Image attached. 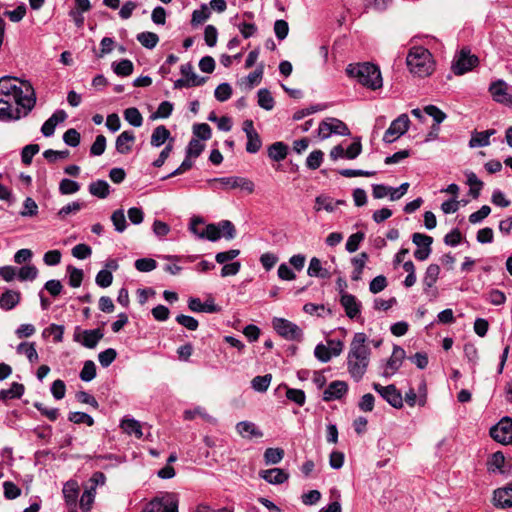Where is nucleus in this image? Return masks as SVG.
Masks as SVG:
<instances>
[{
  "mask_svg": "<svg viewBox=\"0 0 512 512\" xmlns=\"http://www.w3.org/2000/svg\"><path fill=\"white\" fill-rule=\"evenodd\" d=\"M88 190L91 195L105 199L110 194V185L105 180H97L89 184Z\"/></svg>",
  "mask_w": 512,
  "mask_h": 512,
  "instance_id": "nucleus-28",
  "label": "nucleus"
},
{
  "mask_svg": "<svg viewBox=\"0 0 512 512\" xmlns=\"http://www.w3.org/2000/svg\"><path fill=\"white\" fill-rule=\"evenodd\" d=\"M365 333H355L347 356V367L351 377L360 381L364 376L370 361L371 350L367 345Z\"/></svg>",
  "mask_w": 512,
  "mask_h": 512,
  "instance_id": "nucleus-2",
  "label": "nucleus"
},
{
  "mask_svg": "<svg viewBox=\"0 0 512 512\" xmlns=\"http://www.w3.org/2000/svg\"><path fill=\"white\" fill-rule=\"evenodd\" d=\"M505 463V457L502 452L497 451L493 453L487 462L488 470L491 472L498 471L499 473H504L503 466Z\"/></svg>",
  "mask_w": 512,
  "mask_h": 512,
  "instance_id": "nucleus-39",
  "label": "nucleus"
},
{
  "mask_svg": "<svg viewBox=\"0 0 512 512\" xmlns=\"http://www.w3.org/2000/svg\"><path fill=\"white\" fill-rule=\"evenodd\" d=\"M257 98V103L262 109L270 111L274 108L275 101L271 92L268 89L262 88L258 90Z\"/></svg>",
  "mask_w": 512,
  "mask_h": 512,
  "instance_id": "nucleus-35",
  "label": "nucleus"
},
{
  "mask_svg": "<svg viewBox=\"0 0 512 512\" xmlns=\"http://www.w3.org/2000/svg\"><path fill=\"white\" fill-rule=\"evenodd\" d=\"M494 129H489L486 131H474L471 135V139L469 141V147L470 148H477V147H485L490 144V137L495 134Z\"/></svg>",
  "mask_w": 512,
  "mask_h": 512,
  "instance_id": "nucleus-24",
  "label": "nucleus"
},
{
  "mask_svg": "<svg viewBox=\"0 0 512 512\" xmlns=\"http://www.w3.org/2000/svg\"><path fill=\"white\" fill-rule=\"evenodd\" d=\"M467 184L470 186L469 194L477 199L480 195V191L483 187V182L477 177L474 172H467Z\"/></svg>",
  "mask_w": 512,
  "mask_h": 512,
  "instance_id": "nucleus-40",
  "label": "nucleus"
},
{
  "mask_svg": "<svg viewBox=\"0 0 512 512\" xmlns=\"http://www.w3.org/2000/svg\"><path fill=\"white\" fill-rule=\"evenodd\" d=\"M170 135V131L164 125H159L152 132L150 144L153 147H160L170 138Z\"/></svg>",
  "mask_w": 512,
  "mask_h": 512,
  "instance_id": "nucleus-32",
  "label": "nucleus"
},
{
  "mask_svg": "<svg viewBox=\"0 0 512 512\" xmlns=\"http://www.w3.org/2000/svg\"><path fill=\"white\" fill-rule=\"evenodd\" d=\"M211 12L207 5L203 4L200 9L194 10L192 13V25H199L205 22L210 17Z\"/></svg>",
  "mask_w": 512,
  "mask_h": 512,
  "instance_id": "nucleus-53",
  "label": "nucleus"
},
{
  "mask_svg": "<svg viewBox=\"0 0 512 512\" xmlns=\"http://www.w3.org/2000/svg\"><path fill=\"white\" fill-rule=\"evenodd\" d=\"M203 150L204 144H202L199 139L192 138L187 146L186 156L188 158H197L198 156H200Z\"/></svg>",
  "mask_w": 512,
  "mask_h": 512,
  "instance_id": "nucleus-61",
  "label": "nucleus"
},
{
  "mask_svg": "<svg viewBox=\"0 0 512 512\" xmlns=\"http://www.w3.org/2000/svg\"><path fill=\"white\" fill-rule=\"evenodd\" d=\"M135 141L133 131H123L116 139L115 147L118 153L128 154L132 150V145Z\"/></svg>",
  "mask_w": 512,
  "mask_h": 512,
  "instance_id": "nucleus-23",
  "label": "nucleus"
},
{
  "mask_svg": "<svg viewBox=\"0 0 512 512\" xmlns=\"http://www.w3.org/2000/svg\"><path fill=\"white\" fill-rule=\"evenodd\" d=\"M24 385L18 382H13L9 389L0 390V401H6L9 399H18L24 393Z\"/></svg>",
  "mask_w": 512,
  "mask_h": 512,
  "instance_id": "nucleus-33",
  "label": "nucleus"
},
{
  "mask_svg": "<svg viewBox=\"0 0 512 512\" xmlns=\"http://www.w3.org/2000/svg\"><path fill=\"white\" fill-rule=\"evenodd\" d=\"M120 427L126 434L134 435L138 439L142 438L143 436L140 422L133 418L122 419Z\"/></svg>",
  "mask_w": 512,
  "mask_h": 512,
  "instance_id": "nucleus-26",
  "label": "nucleus"
},
{
  "mask_svg": "<svg viewBox=\"0 0 512 512\" xmlns=\"http://www.w3.org/2000/svg\"><path fill=\"white\" fill-rule=\"evenodd\" d=\"M406 63L410 72L419 77L430 75L434 69L431 53L421 46L413 47L409 50Z\"/></svg>",
  "mask_w": 512,
  "mask_h": 512,
  "instance_id": "nucleus-5",
  "label": "nucleus"
},
{
  "mask_svg": "<svg viewBox=\"0 0 512 512\" xmlns=\"http://www.w3.org/2000/svg\"><path fill=\"white\" fill-rule=\"evenodd\" d=\"M284 457V450L281 448H267L264 452V461L266 465L278 464Z\"/></svg>",
  "mask_w": 512,
  "mask_h": 512,
  "instance_id": "nucleus-41",
  "label": "nucleus"
},
{
  "mask_svg": "<svg viewBox=\"0 0 512 512\" xmlns=\"http://www.w3.org/2000/svg\"><path fill=\"white\" fill-rule=\"evenodd\" d=\"M38 275V270L34 265H25L18 269L17 276L20 281L34 280Z\"/></svg>",
  "mask_w": 512,
  "mask_h": 512,
  "instance_id": "nucleus-50",
  "label": "nucleus"
},
{
  "mask_svg": "<svg viewBox=\"0 0 512 512\" xmlns=\"http://www.w3.org/2000/svg\"><path fill=\"white\" fill-rule=\"evenodd\" d=\"M68 420L75 424H86L87 426L94 425V419L87 413L84 412H70Z\"/></svg>",
  "mask_w": 512,
  "mask_h": 512,
  "instance_id": "nucleus-52",
  "label": "nucleus"
},
{
  "mask_svg": "<svg viewBox=\"0 0 512 512\" xmlns=\"http://www.w3.org/2000/svg\"><path fill=\"white\" fill-rule=\"evenodd\" d=\"M181 74L189 81L192 87L201 86L206 82V77L198 76L191 63L183 64L180 68Z\"/></svg>",
  "mask_w": 512,
  "mask_h": 512,
  "instance_id": "nucleus-27",
  "label": "nucleus"
},
{
  "mask_svg": "<svg viewBox=\"0 0 512 512\" xmlns=\"http://www.w3.org/2000/svg\"><path fill=\"white\" fill-rule=\"evenodd\" d=\"M493 503L499 508L512 507V482L494 491Z\"/></svg>",
  "mask_w": 512,
  "mask_h": 512,
  "instance_id": "nucleus-19",
  "label": "nucleus"
},
{
  "mask_svg": "<svg viewBox=\"0 0 512 512\" xmlns=\"http://www.w3.org/2000/svg\"><path fill=\"white\" fill-rule=\"evenodd\" d=\"M116 357H117L116 350L113 348H108L99 353L98 360H99V363L101 364V366L106 368L114 362Z\"/></svg>",
  "mask_w": 512,
  "mask_h": 512,
  "instance_id": "nucleus-58",
  "label": "nucleus"
},
{
  "mask_svg": "<svg viewBox=\"0 0 512 512\" xmlns=\"http://www.w3.org/2000/svg\"><path fill=\"white\" fill-rule=\"evenodd\" d=\"M440 274V267L437 264H430L423 277L424 291L427 292L437 282Z\"/></svg>",
  "mask_w": 512,
  "mask_h": 512,
  "instance_id": "nucleus-29",
  "label": "nucleus"
},
{
  "mask_svg": "<svg viewBox=\"0 0 512 512\" xmlns=\"http://www.w3.org/2000/svg\"><path fill=\"white\" fill-rule=\"evenodd\" d=\"M405 358V350L400 346H394L391 357L388 359L384 371V377H391L401 367L402 362Z\"/></svg>",
  "mask_w": 512,
  "mask_h": 512,
  "instance_id": "nucleus-15",
  "label": "nucleus"
},
{
  "mask_svg": "<svg viewBox=\"0 0 512 512\" xmlns=\"http://www.w3.org/2000/svg\"><path fill=\"white\" fill-rule=\"evenodd\" d=\"M314 209L316 211H320L321 209L326 210L327 212H333L335 210V205L333 203L332 198L324 195H320L315 199Z\"/></svg>",
  "mask_w": 512,
  "mask_h": 512,
  "instance_id": "nucleus-51",
  "label": "nucleus"
},
{
  "mask_svg": "<svg viewBox=\"0 0 512 512\" xmlns=\"http://www.w3.org/2000/svg\"><path fill=\"white\" fill-rule=\"evenodd\" d=\"M348 391V385L344 381L336 380L329 384L323 393V400L330 402L341 399Z\"/></svg>",
  "mask_w": 512,
  "mask_h": 512,
  "instance_id": "nucleus-16",
  "label": "nucleus"
},
{
  "mask_svg": "<svg viewBox=\"0 0 512 512\" xmlns=\"http://www.w3.org/2000/svg\"><path fill=\"white\" fill-rule=\"evenodd\" d=\"M261 147H262V140H261L258 132L247 136L246 151L248 153L255 154L261 149Z\"/></svg>",
  "mask_w": 512,
  "mask_h": 512,
  "instance_id": "nucleus-59",
  "label": "nucleus"
},
{
  "mask_svg": "<svg viewBox=\"0 0 512 512\" xmlns=\"http://www.w3.org/2000/svg\"><path fill=\"white\" fill-rule=\"evenodd\" d=\"M284 388L286 390V397L291 402L296 403L299 406H303L306 401V395L301 389L289 388L286 384L279 385L278 389Z\"/></svg>",
  "mask_w": 512,
  "mask_h": 512,
  "instance_id": "nucleus-36",
  "label": "nucleus"
},
{
  "mask_svg": "<svg viewBox=\"0 0 512 512\" xmlns=\"http://www.w3.org/2000/svg\"><path fill=\"white\" fill-rule=\"evenodd\" d=\"M323 156L324 153L321 150L312 151L306 159L307 167L312 170L319 168L323 161Z\"/></svg>",
  "mask_w": 512,
  "mask_h": 512,
  "instance_id": "nucleus-60",
  "label": "nucleus"
},
{
  "mask_svg": "<svg viewBox=\"0 0 512 512\" xmlns=\"http://www.w3.org/2000/svg\"><path fill=\"white\" fill-rule=\"evenodd\" d=\"M349 77L355 78L361 85L376 90L382 87V76L378 66L365 62L349 64L346 68Z\"/></svg>",
  "mask_w": 512,
  "mask_h": 512,
  "instance_id": "nucleus-4",
  "label": "nucleus"
},
{
  "mask_svg": "<svg viewBox=\"0 0 512 512\" xmlns=\"http://www.w3.org/2000/svg\"><path fill=\"white\" fill-rule=\"evenodd\" d=\"M204 219L195 216L191 218L189 230L199 239H206L211 242H216L220 238L226 240H233L236 237L237 231L235 225L230 220H221L218 223L207 224L202 231H198V226L204 225Z\"/></svg>",
  "mask_w": 512,
  "mask_h": 512,
  "instance_id": "nucleus-3",
  "label": "nucleus"
},
{
  "mask_svg": "<svg viewBox=\"0 0 512 512\" xmlns=\"http://www.w3.org/2000/svg\"><path fill=\"white\" fill-rule=\"evenodd\" d=\"M478 64V57L471 54L469 49H462L455 57L452 65L456 75H463L472 70Z\"/></svg>",
  "mask_w": 512,
  "mask_h": 512,
  "instance_id": "nucleus-10",
  "label": "nucleus"
},
{
  "mask_svg": "<svg viewBox=\"0 0 512 512\" xmlns=\"http://www.w3.org/2000/svg\"><path fill=\"white\" fill-rule=\"evenodd\" d=\"M489 91L496 102L504 105H507L508 98L512 96V94L507 92V84L503 80L493 82L489 87Z\"/></svg>",
  "mask_w": 512,
  "mask_h": 512,
  "instance_id": "nucleus-22",
  "label": "nucleus"
},
{
  "mask_svg": "<svg viewBox=\"0 0 512 512\" xmlns=\"http://www.w3.org/2000/svg\"><path fill=\"white\" fill-rule=\"evenodd\" d=\"M365 234L361 231L350 235L347 239L345 248L349 253H353L358 250L360 243L364 240Z\"/></svg>",
  "mask_w": 512,
  "mask_h": 512,
  "instance_id": "nucleus-49",
  "label": "nucleus"
},
{
  "mask_svg": "<svg viewBox=\"0 0 512 512\" xmlns=\"http://www.w3.org/2000/svg\"><path fill=\"white\" fill-rule=\"evenodd\" d=\"M79 377L84 382H90L96 377V365L92 360L84 362Z\"/></svg>",
  "mask_w": 512,
  "mask_h": 512,
  "instance_id": "nucleus-48",
  "label": "nucleus"
},
{
  "mask_svg": "<svg viewBox=\"0 0 512 512\" xmlns=\"http://www.w3.org/2000/svg\"><path fill=\"white\" fill-rule=\"evenodd\" d=\"M63 496L67 504L72 505L76 503L78 497V487L76 482H67L63 487Z\"/></svg>",
  "mask_w": 512,
  "mask_h": 512,
  "instance_id": "nucleus-45",
  "label": "nucleus"
},
{
  "mask_svg": "<svg viewBox=\"0 0 512 512\" xmlns=\"http://www.w3.org/2000/svg\"><path fill=\"white\" fill-rule=\"evenodd\" d=\"M272 380L271 374L256 376L251 381V387L257 392H266Z\"/></svg>",
  "mask_w": 512,
  "mask_h": 512,
  "instance_id": "nucleus-44",
  "label": "nucleus"
},
{
  "mask_svg": "<svg viewBox=\"0 0 512 512\" xmlns=\"http://www.w3.org/2000/svg\"><path fill=\"white\" fill-rule=\"evenodd\" d=\"M103 337L104 333L100 328L83 330L77 326L73 334V340L88 349H94Z\"/></svg>",
  "mask_w": 512,
  "mask_h": 512,
  "instance_id": "nucleus-9",
  "label": "nucleus"
},
{
  "mask_svg": "<svg viewBox=\"0 0 512 512\" xmlns=\"http://www.w3.org/2000/svg\"><path fill=\"white\" fill-rule=\"evenodd\" d=\"M340 303L350 319H354L360 314L361 303L354 295L342 292Z\"/></svg>",
  "mask_w": 512,
  "mask_h": 512,
  "instance_id": "nucleus-17",
  "label": "nucleus"
},
{
  "mask_svg": "<svg viewBox=\"0 0 512 512\" xmlns=\"http://www.w3.org/2000/svg\"><path fill=\"white\" fill-rule=\"evenodd\" d=\"M40 148L37 144L26 145L21 152V160L25 165H30L33 157L39 152Z\"/></svg>",
  "mask_w": 512,
  "mask_h": 512,
  "instance_id": "nucleus-54",
  "label": "nucleus"
},
{
  "mask_svg": "<svg viewBox=\"0 0 512 512\" xmlns=\"http://www.w3.org/2000/svg\"><path fill=\"white\" fill-rule=\"evenodd\" d=\"M490 436L497 442L504 445H512V419L502 418L490 429Z\"/></svg>",
  "mask_w": 512,
  "mask_h": 512,
  "instance_id": "nucleus-11",
  "label": "nucleus"
},
{
  "mask_svg": "<svg viewBox=\"0 0 512 512\" xmlns=\"http://www.w3.org/2000/svg\"><path fill=\"white\" fill-rule=\"evenodd\" d=\"M95 282L101 288L109 287L113 282L112 272L108 269L100 270L96 275Z\"/></svg>",
  "mask_w": 512,
  "mask_h": 512,
  "instance_id": "nucleus-57",
  "label": "nucleus"
},
{
  "mask_svg": "<svg viewBox=\"0 0 512 512\" xmlns=\"http://www.w3.org/2000/svg\"><path fill=\"white\" fill-rule=\"evenodd\" d=\"M67 118L64 110L55 111L42 125L41 133L44 137H51L54 135L55 128L59 123H62Z\"/></svg>",
  "mask_w": 512,
  "mask_h": 512,
  "instance_id": "nucleus-18",
  "label": "nucleus"
},
{
  "mask_svg": "<svg viewBox=\"0 0 512 512\" xmlns=\"http://www.w3.org/2000/svg\"><path fill=\"white\" fill-rule=\"evenodd\" d=\"M208 183L212 186L214 183H219L221 188L223 189H236L239 188L241 190L246 191L251 194L255 190V184L248 178L239 177V176H231V177H220L210 179Z\"/></svg>",
  "mask_w": 512,
  "mask_h": 512,
  "instance_id": "nucleus-8",
  "label": "nucleus"
},
{
  "mask_svg": "<svg viewBox=\"0 0 512 512\" xmlns=\"http://www.w3.org/2000/svg\"><path fill=\"white\" fill-rule=\"evenodd\" d=\"M260 477L266 482L274 485L282 484L289 478V474L281 468H271L268 470H262L259 473Z\"/></svg>",
  "mask_w": 512,
  "mask_h": 512,
  "instance_id": "nucleus-20",
  "label": "nucleus"
},
{
  "mask_svg": "<svg viewBox=\"0 0 512 512\" xmlns=\"http://www.w3.org/2000/svg\"><path fill=\"white\" fill-rule=\"evenodd\" d=\"M17 353L24 354L30 363H34L38 360V353L36 350L35 343L22 342L17 346Z\"/></svg>",
  "mask_w": 512,
  "mask_h": 512,
  "instance_id": "nucleus-38",
  "label": "nucleus"
},
{
  "mask_svg": "<svg viewBox=\"0 0 512 512\" xmlns=\"http://www.w3.org/2000/svg\"><path fill=\"white\" fill-rule=\"evenodd\" d=\"M124 119L134 127H140L143 123V117L135 107L127 108L124 111Z\"/></svg>",
  "mask_w": 512,
  "mask_h": 512,
  "instance_id": "nucleus-46",
  "label": "nucleus"
},
{
  "mask_svg": "<svg viewBox=\"0 0 512 512\" xmlns=\"http://www.w3.org/2000/svg\"><path fill=\"white\" fill-rule=\"evenodd\" d=\"M236 431L243 438H260L263 436V433L256 427L253 422L250 421H241L237 423Z\"/></svg>",
  "mask_w": 512,
  "mask_h": 512,
  "instance_id": "nucleus-25",
  "label": "nucleus"
},
{
  "mask_svg": "<svg viewBox=\"0 0 512 512\" xmlns=\"http://www.w3.org/2000/svg\"><path fill=\"white\" fill-rule=\"evenodd\" d=\"M215 98L220 102L227 101L232 95V88L228 83H221L214 92Z\"/></svg>",
  "mask_w": 512,
  "mask_h": 512,
  "instance_id": "nucleus-62",
  "label": "nucleus"
},
{
  "mask_svg": "<svg viewBox=\"0 0 512 512\" xmlns=\"http://www.w3.org/2000/svg\"><path fill=\"white\" fill-rule=\"evenodd\" d=\"M318 134L322 139H327L331 134L347 136L350 134V131L347 125L341 120L328 118L320 123Z\"/></svg>",
  "mask_w": 512,
  "mask_h": 512,
  "instance_id": "nucleus-12",
  "label": "nucleus"
},
{
  "mask_svg": "<svg viewBox=\"0 0 512 512\" xmlns=\"http://www.w3.org/2000/svg\"><path fill=\"white\" fill-rule=\"evenodd\" d=\"M35 104V90L29 81L12 76L0 78V120L25 117Z\"/></svg>",
  "mask_w": 512,
  "mask_h": 512,
  "instance_id": "nucleus-1",
  "label": "nucleus"
},
{
  "mask_svg": "<svg viewBox=\"0 0 512 512\" xmlns=\"http://www.w3.org/2000/svg\"><path fill=\"white\" fill-rule=\"evenodd\" d=\"M112 69L116 75L126 77L133 73L134 65L129 59H122L119 62H113Z\"/></svg>",
  "mask_w": 512,
  "mask_h": 512,
  "instance_id": "nucleus-37",
  "label": "nucleus"
},
{
  "mask_svg": "<svg viewBox=\"0 0 512 512\" xmlns=\"http://www.w3.org/2000/svg\"><path fill=\"white\" fill-rule=\"evenodd\" d=\"M21 301V293L17 290L7 289L0 296V308L4 311H11Z\"/></svg>",
  "mask_w": 512,
  "mask_h": 512,
  "instance_id": "nucleus-21",
  "label": "nucleus"
},
{
  "mask_svg": "<svg viewBox=\"0 0 512 512\" xmlns=\"http://www.w3.org/2000/svg\"><path fill=\"white\" fill-rule=\"evenodd\" d=\"M288 154V146L283 142H275L268 147V157L273 161H282Z\"/></svg>",
  "mask_w": 512,
  "mask_h": 512,
  "instance_id": "nucleus-31",
  "label": "nucleus"
},
{
  "mask_svg": "<svg viewBox=\"0 0 512 512\" xmlns=\"http://www.w3.org/2000/svg\"><path fill=\"white\" fill-rule=\"evenodd\" d=\"M145 512H178V498L174 493H164L153 498L145 507Z\"/></svg>",
  "mask_w": 512,
  "mask_h": 512,
  "instance_id": "nucleus-7",
  "label": "nucleus"
},
{
  "mask_svg": "<svg viewBox=\"0 0 512 512\" xmlns=\"http://www.w3.org/2000/svg\"><path fill=\"white\" fill-rule=\"evenodd\" d=\"M409 117L407 114H401L395 120L392 121L389 128L386 130L383 136V141L386 143H392L397 140L401 135L407 132L409 129Z\"/></svg>",
  "mask_w": 512,
  "mask_h": 512,
  "instance_id": "nucleus-13",
  "label": "nucleus"
},
{
  "mask_svg": "<svg viewBox=\"0 0 512 512\" xmlns=\"http://www.w3.org/2000/svg\"><path fill=\"white\" fill-rule=\"evenodd\" d=\"M80 190V184L74 180L64 178L59 183V192L62 195H70Z\"/></svg>",
  "mask_w": 512,
  "mask_h": 512,
  "instance_id": "nucleus-47",
  "label": "nucleus"
},
{
  "mask_svg": "<svg viewBox=\"0 0 512 512\" xmlns=\"http://www.w3.org/2000/svg\"><path fill=\"white\" fill-rule=\"evenodd\" d=\"M423 111L434 119V125H439L446 119V114L435 105H427Z\"/></svg>",
  "mask_w": 512,
  "mask_h": 512,
  "instance_id": "nucleus-63",
  "label": "nucleus"
},
{
  "mask_svg": "<svg viewBox=\"0 0 512 512\" xmlns=\"http://www.w3.org/2000/svg\"><path fill=\"white\" fill-rule=\"evenodd\" d=\"M83 208V203L79 201H73L65 206H63L58 211V217L61 219H65L70 214H75L79 212Z\"/></svg>",
  "mask_w": 512,
  "mask_h": 512,
  "instance_id": "nucleus-56",
  "label": "nucleus"
},
{
  "mask_svg": "<svg viewBox=\"0 0 512 512\" xmlns=\"http://www.w3.org/2000/svg\"><path fill=\"white\" fill-rule=\"evenodd\" d=\"M307 274L310 277H318V278H322V279H326V278L330 277V272L326 268L322 267V263H321L320 259H318L317 257H313L310 260V263H309V266L307 269Z\"/></svg>",
  "mask_w": 512,
  "mask_h": 512,
  "instance_id": "nucleus-30",
  "label": "nucleus"
},
{
  "mask_svg": "<svg viewBox=\"0 0 512 512\" xmlns=\"http://www.w3.org/2000/svg\"><path fill=\"white\" fill-rule=\"evenodd\" d=\"M136 38L142 46L148 49H153L159 42V37L154 32H141L137 34Z\"/></svg>",
  "mask_w": 512,
  "mask_h": 512,
  "instance_id": "nucleus-42",
  "label": "nucleus"
},
{
  "mask_svg": "<svg viewBox=\"0 0 512 512\" xmlns=\"http://www.w3.org/2000/svg\"><path fill=\"white\" fill-rule=\"evenodd\" d=\"M368 260V254L366 252L360 253L358 256L352 259V264L354 266V270L351 275V279L353 281H358L361 279L363 269Z\"/></svg>",
  "mask_w": 512,
  "mask_h": 512,
  "instance_id": "nucleus-34",
  "label": "nucleus"
},
{
  "mask_svg": "<svg viewBox=\"0 0 512 512\" xmlns=\"http://www.w3.org/2000/svg\"><path fill=\"white\" fill-rule=\"evenodd\" d=\"M94 498H95V489L93 487L89 490H85L83 492V494L81 495V498L79 501L80 508L85 512L89 511L94 502Z\"/></svg>",
  "mask_w": 512,
  "mask_h": 512,
  "instance_id": "nucleus-55",
  "label": "nucleus"
},
{
  "mask_svg": "<svg viewBox=\"0 0 512 512\" xmlns=\"http://www.w3.org/2000/svg\"><path fill=\"white\" fill-rule=\"evenodd\" d=\"M272 325L274 330L286 340L300 342L303 339L302 329L287 319L275 317Z\"/></svg>",
  "mask_w": 512,
  "mask_h": 512,
  "instance_id": "nucleus-6",
  "label": "nucleus"
},
{
  "mask_svg": "<svg viewBox=\"0 0 512 512\" xmlns=\"http://www.w3.org/2000/svg\"><path fill=\"white\" fill-rule=\"evenodd\" d=\"M111 221L118 233H123L127 228V221L123 209L115 210L111 215Z\"/></svg>",
  "mask_w": 512,
  "mask_h": 512,
  "instance_id": "nucleus-43",
  "label": "nucleus"
},
{
  "mask_svg": "<svg viewBox=\"0 0 512 512\" xmlns=\"http://www.w3.org/2000/svg\"><path fill=\"white\" fill-rule=\"evenodd\" d=\"M134 265L140 272H150L157 267V262L152 258H140L135 261Z\"/></svg>",
  "mask_w": 512,
  "mask_h": 512,
  "instance_id": "nucleus-64",
  "label": "nucleus"
},
{
  "mask_svg": "<svg viewBox=\"0 0 512 512\" xmlns=\"http://www.w3.org/2000/svg\"><path fill=\"white\" fill-rule=\"evenodd\" d=\"M373 389L377 391L392 407L401 408L403 406V397L395 385L382 386L378 383L373 384Z\"/></svg>",
  "mask_w": 512,
  "mask_h": 512,
  "instance_id": "nucleus-14",
  "label": "nucleus"
}]
</instances>
